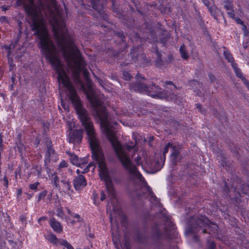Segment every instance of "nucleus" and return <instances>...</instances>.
Masks as SVG:
<instances>
[{"label": "nucleus", "mask_w": 249, "mask_h": 249, "mask_svg": "<svg viewBox=\"0 0 249 249\" xmlns=\"http://www.w3.org/2000/svg\"><path fill=\"white\" fill-rule=\"evenodd\" d=\"M32 29L38 37L39 47L42 55L50 62L56 71L59 85L62 84L68 90L69 99L85 128L91 149L92 157L98 165L100 177L105 182L106 191L109 197L107 205V212L110 213V223H114V215H120L121 213L119 207L117 204L115 190L107 167L104 153L96 137L93 123L89 118L87 111L82 108L79 97L71 85L65 68L60 61V53L66 61L67 71L71 74L74 81L80 85L94 108L95 115L100 120L102 131L110 142L117 157L130 178L137 184L139 188L134 191V195L141 198H148L154 205L158 206L159 201L158 198L152 192L136 166L132 162L131 158L138 150L136 142H131L126 145H123L120 143L116 139L115 133L117 123L112 121L111 117L107 114L106 109L102 105L93 90L92 83L88 81L86 88L79 79L80 72H83L86 78L88 72L85 69V62L67 29L53 28L58 48L55 47L47 28Z\"/></svg>", "instance_id": "obj_1"}, {"label": "nucleus", "mask_w": 249, "mask_h": 249, "mask_svg": "<svg viewBox=\"0 0 249 249\" xmlns=\"http://www.w3.org/2000/svg\"><path fill=\"white\" fill-rule=\"evenodd\" d=\"M170 148L172 151L171 160L175 163L178 160L180 146L178 144L170 143H168L165 146L163 152V156L160 157V160H152L151 158H148L146 156L144 151L142 150L141 152V155L140 153L137 157L134 159V161L137 165H141L143 169L148 168L153 172H156L161 168L164 162L165 155L168 152Z\"/></svg>", "instance_id": "obj_2"}, {"label": "nucleus", "mask_w": 249, "mask_h": 249, "mask_svg": "<svg viewBox=\"0 0 249 249\" xmlns=\"http://www.w3.org/2000/svg\"><path fill=\"white\" fill-rule=\"evenodd\" d=\"M199 228H203V232H209L210 234H215L218 230V226L216 224L210 222L205 216H201L195 221L194 223L191 227L186 230V233L190 237H193L195 241H197V237L192 234L198 231Z\"/></svg>", "instance_id": "obj_3"}, {"label": "nucleus", "mask_w": 249, "mask_h": 249, "mask_svg": "<svg viewBox=\"0 0 249 249\" xmlns=\"http://www.w3.org/2000/svg\"><path fill=\"white\" fill-rule=\"evenodd\" d=\"M131 88L134 90L146 94L153 98L166 97V95L160 91V89L155 85H153L151 87H147L144 83H138L137 84L132 85Z\"/></svg>", "instance_id": "obj_4"}, {"label": "nucleus", "mask_w": 249, "mask_h": 249, "mask_svg": "<svg viewBox=\"0 0 249 249\" xmlns=\"http://www.w3.org/2000/svg\"><path fill=\"white\" fill-rule=\"evenodd\" d=\"M74 126V124H71V131L69 135V141L70 142H78L81 141V140L83 138L84 133L83 130L78 129L75 131H72L71 130L72 127Z\"/></svg>", "instance_id": "obj_5"}, {"label": "nucleus", "mask_w": 249, "mask_h": 249, "mask_svg": "<svg viewBox=\"0 0 249 249\" xmlns=\"http://www.w3.org/2000/svg\"><path fill=\"white\" fill-rule=\"evenodd\" d=\"M66 153L69 155V159L71 162L79 167H82V166L84 164H87L88 162V160L86 158L79 159L77 156L73 153H72L69 151H67Z\"/></svg>", "instance_id": "obj_6"}, {"label": "nucleus", "mask_w": 249, "mask_h": 249, "mask_svg": "<svg viewBox=\"0 0 249 249\" xmlns=\"http://www.w3.org/2000/svg\"><path fill=\"white\" fill-rule=\"evenodd\" d=\"M224 56L226 59L231 63V65L234 70V72L238 77L241 79H243V75L241 72L240 70L237 68V64L233 62V58L231 54L228 51H225L224 52Z\"/></svg>", "instance_id": "obj_7"}, {"label": "nucleus", "mask_w": 249, "mask_h": 249, "mask_svg": "<svg viewBox=\"0 0 249 249\" xmlns=\"http://www.w3.org/2000/svg\"><path fill=\"white\" fill-rule=\"evenodd\" d=\"M73 184L76 190H80L86 185L87 183L84 176L79 175L75 178Z\"/></svg>", "instance_id": "obj_8"}, {"label": "nucleus", "mask_w": 249, "mask_h": 249, "mask_svg": "<svg viewBox=\"0 0 249 249\" xmlns=\"http://www.w3.org/2000/svg\"><path fill=\"white\" fill-rule=\"evenodd\" d=\"M202 1L204 4L208 7L211 14L213 16L215 17L218 10L215 6L212 5L213 3L212 0H202Z\"/></svg>", "instance_id": "obj_9"}, {"label": "nucleus", "mask_w": 249, "mask_h": 249, "mask_svg": "<svg viewBox=\"0 0 249 249\" xmlns=\"http://www.w3.org/2000/svg\"><path fill=\"white\" fill-rule=\"evenodd\" d=\"M50 224L51 227L55 232L60 233L62 231V226L54 218H52L50 220Z\"/></svg>", "instance_id": "obj_10"}, {"label": "nucleus", "mask_w": 249, "mask_h": 249, "mask_svg": "<svg viewBox=\"0 0 249 249\" xmlns=\"http://www.w3.org/2000/svg\"><path fill=\"white\" fill-rule=\"evenodd\" d=\"M46 238L53 245L59 246L60 242V239H58L55 235L50 233L45 236Z\"/></svg>", "instance_id": "obj_11"}, {"label": "nucleus", "mask_w": 249, "mask_h": 249, "mask_svg": "<svg viewBox=\"0 0 249 249\" xmlns=\"http://www.w3.org/2000/svg\"><path fill=\"white\" fill-rule=\"evenodd\" d=\"M112 239L115 246L117 249H130V247L129 244L125 243L124 244L121 245V249L119 247L120 242L117 241V237L115 235L114 231L112 232Z\"/></svg>", "instance_id": "obj_12"}, {"label": "nucleus", "mask_w": 249, "mask_h": 249, "mask_svg": "<svg viewBox=\"0 0 249 249\" xmlns=\"http://www.w3.org/2000/svg\"><path fill=\"white\" fill-rule=\"evenodd\" d=\"M47 173L48 174V176L50 178V179L53 182L54 185L58 187V178L56 175V173L55 172L52 173L50 170H47Z\"/></svg>", "instance_id": "obj_13"}, {"label": "nucleus", "mask_w": 249, "mask_h": 249, "mask_svg": "<svg viewBox=\"0 0 249 249\" xmlns=\"http://www.w3.org/2000/svg\"><path fill=\"white\" fill-rule=\"evenodd\" d=\"M61 182L63 185L62 189L63 192H67L68 194H70L71 188L70 182L66 179L61 180Z\"/></svg>", "instance_id": "obj_14"}, {"label": "nucleus", "mask_w": 249, "mask_h": 249, "mask_svg": "<svg viewBox=\"0 0 249 249\" xmlns=\"http://www.w3.org/2000/svg\"><path fill=\"white\" fill-rule=\"evenodd\" d=\"M54 151L53 149L51 147H48L47 149V151L46 154V157L44 160L45 163L46 164L47 162H49L51 157L52 155L54 154Z\"/></svg>", "instance_id": "obj_15"}, {"label": "nucleus", "mask_w": 249, "mask_h": 249, "mask_svg": "<svg viewBox=\"0 0 249 249\" xmlns=\"http://www.w3.org/2000/svg\"><path fill=\"white\" fill-rule=\"evenodd\" d=\"M86 164H84L82 166V167H79L80 169H78L76 170V172L79 174L80 173H85L88 172L89 170V167L91 166H92L93 164L92 163H90L88 164V165L86 166V167L85 168V166Z\"/></svg>", "instance_id": "obj_16"}, {"label": "nucleus", "mask_w": 249, "mask_h": 249, "mask_svg": "<svg viewBox=\"0 0 249 249\" xmlns=\"http://www.w3.org/2000/svg\"><path fill=\"white\" fill-rule=\"evenodd\" d=\"M59 246H63L67 249H74L72 246L66 240L60 239Z\"/></svg>", "instance_id": "obj_17"}, {"label": "nucleus", "mask_w": 249, "mask_h": 249, "mask_svg": "<svg viewBox=\"0 0 249 249\" xmlns=\"http://www.w3.org/2000/svg\"><path fill=\"white\" fill-rule=\"evenodd\" d=\"M98 0H89L88 4L89 6H91L92 8L95 10H98Z\"/></svg>", "instance_id": "obj_18"}, {"label": "nucleus", "mask_w": 249, "mask_h": 249, "mask_svg": "<svg viewBox=\"0 0 249 249\" xmlns=\"http://www.w3.org/2000/svg\"><path fill=\"white\" fill-rule=\"evenodd\" d=\"M179 51H180L181 55L183 59H186L188 58V55L186 53V50H185V47L184 45L180 46Z\"/></svg>", "instance_id": "obj_19"}, {"label": "nucleus", "mask_w": 249, "mask_h": 249, "mask_svg": "<svg viewBox=\"0 0 249 249\" xmlns=\"http://www.w3.org/2000/svg\"><path fill=\"white\" fill-rule=\"evenodd\" d=\"M225 8L227 10H231L233 9V5L232 3L230 1H225L224 2Z\"/></svg>", "instance_id": "obj_20"}, {"label": "nucleus", "mask_w": 249, "mask_h": 249, "mask_svg": "<svg viewBox=\"0 0 249 249\" xmlns=\"http://www.w3.org/2000/svg\"><path fill=\"white\" fill-rule=\"evenodd\" d=\"M47 194V192L45 190L39 193L37 196V200L38 201H40L42 198H44L46 196Z\"/></svg>", "instance_id": "obj_21"}, {"label": "nucleus", "mask_w": 249, "mask_h": 249, "mask_svg": "<svg viewBox=\"0 0 249 249\" xmlns=\"http://www.w3.org/2000/svg\"><path fill=\"white\" fill-rule=\"evenodd\" d=\"M39 184V183L38 182H36L34 183L31 184L29 186V188L31 190H36L37 189V186Z\"/></svg>", "instance_id": "obj_22"}, {"label": "nucleus", "mask_w": 249, "mask_h": 249, "mask_svg": "<svg viewBox=\"0 0 249 249\" xmlns=\"http://www.w3.org/2000/svg\"><path fill=\"white\" fill-rule=\"evenodd\" d=\"M57 215L61 218L63 217L64 213H63V212L62 211V209L61 208H57Z\"/></svg>", "instance_id": "obj_23"}, {"label": "nucleus", "mask_w": 249, "mask_h": 249, "mask_svg": "<svg viewBox=\"0 0 249 249\" xmlns=\"http://www.w3.org/2000/svg\"><path fill=\"white\" fill-rule=\"evenodd\" d=\"M74 218H75L76 219L74 220H70V222L72 224H73L76 222H79L80 221V217L78 214H75L74 215Z\"/></svg>", "instance_id": "obj_24"}, {"label": "nucleus", "mask_w": 249, "mask_h": 249, "mask_svg": "<svg viewBox=\"0 0 249 249\" xmlns=\"http://www.w3.org/2000/svg\"><path fill=\"white\" fill-rule=\"evenodd\" d=\"M227 14L231 18H233V19L235 18V14H234V12L233 9H232L231 10L227 11Z\"/></svg>", "instance_id": "obj_25"}, {"label": "nucleus", "mask_w": 249, "mask_h": 249, "mask_svg": "<svg viewBox=\"0 0 249 249\" xmlns=\"http://www.w3.org/2000/svg\"><path fill=\"white\" fill-rule=\"evenodd\" d=\"M243 30H244V35L245 37H248L249 39V32L246 30V27L243 25Z\"/></svg>", "instance_id": "obj_26"}, {"label": "nucleus", "mask_w": 249, "mask_h": 249, "mask_svg": "<svg viewBox=\"0 0 249 249\" xmlns=\"http://www.w3.org/2000/svg\"><path fill=\"white\" fill-rule=\"evenodd\" d=\"M123 76H124V78L126 80H128L131 78L130 75L128 72H124L123 73Z\"/></svg>", "instance_id": "obj_27"}, {"label": "nucleus", "mask_w": 249, "mask_h": 249, "mask_svg": "<svg viewBox=\"0 0 249 249\" xmlns=\"http://www.w3.org/2000/svg\"><path fill=\"white\" fill-rule=\"evenodd\" d=\"M14 47V45H12V44L10 45V46L9 47V48L8 47H6V49H7V55H8V59L10 58V55H11V49L12 48H13Z\"/></svg>", "instance_id": "obj_28"}, {"label": "nucleus", "mask_w": 249, "mask_h": 249, "mask_svg": "<svg viewBox=\"0 0 249 249\" xmlns=\"http://www.w3.org/2000/svg\"><path fill=\"white\" fill-rule=\"evenodd\" d=\"M67 166V163L65 161H62L59 165V168H63Z\"/></svg>", "instance_id": "obj_29"}, {"label": "nucleus", "mask_w": 249, "mask_h": 249, "mask_svg": "<svg viewBox=\"0 0 249 249\" xmlns=\"http://www.w3.org/2000/svg\"><path fill=\"white\" fill-rule=\"evenodd\" d=\"M244 82V84L247 86L248 89H249V82L246 80L245 78L243 76V79H241Z\"/></svg>", "instance_id": "obj_30"}, {"label": "nucleus", "mask_w": 249, "mask_h": 249, "mask_svg": "<svg viewBox=\"0 0 249 249\" xmlns=\"http://www.w3.org/2000/svg\"><path fill=\"white\" fill-rule=\"evenodd\" d=\"M215 248V244L213 242H210L209 244V249H214Z\"/></svg>", "instance_id": "obj_31"}, {"label": "nucleus", "mask_w": 249, "mask_h": 249, "mask_svg": "<svg viewBox=\"0 0 249 249\" xmlns=\"http://www.w3.org/2000/svg\"><path fill=\"white\" fill-rule=\"evenodd\" d=\"M106 196L104 192H102L101 193V196L100 199L101 201H103L105 199Z\"/></svg>", "instance_id": "obj_32"}, {"label": "nucleus", "mask_w": 249, "mask_h": 249, "mask_svg": "<svg viewBox=\"0 0 249 249\" xmlns=\"http://www.w3.org/2000/svg\"><path fill=\"white\" fill-rule=\"evenodd\" d=\"M0 20L1 22H7V18L6 17H2L0 18Z\"/></svg>", "instance_id": "obj_33"}, {"label": "nucleus", "mask_w": 249, "mask_h": 249, "mask_svg": "<svg viewBox=\"0 0 249 249\" xmlns=\"http://www.w3.org/2000/svg\"><path fill=\"white\" fill-rule=\"evenodd\" d=\"M61 106L63 107L65 110H67L68 109V106L65 105L62 101H61Z\"/></svg>", "instance_id": "obj_34"}, {"label": "nucleus", "mask_w": 249, "mask_h": 249, "mask_svg": "<svg viewBox=\"0 0 249 249\" xmlns=\"http://www.w3.org/2000/svg\"><path fill=\"white\" fill-rule=\"evenodd\" d=\"M235 21H236V22L238 24H243V21L240 19V18H234Z\"/></svg>", "instance_id": "obj_35"}, {"label": "nucleus", "mask_w": 249, "mask_h": 249, "mask_svg": "<svg viewBox=\"0 0 249 249\" xmlns=\"http://www.w3.org/2000/svg\"><path fill=\"white\" fill-rule=\"evenodd\" d=\"M3 181L4 182V183H5V185L7 187V185H8V179L6 177H4L3 178Z\"/></svg>", "instance_id": "obj_36"}, {"label": "nucleus", "mask_w": 249, "mask_h": 249, "mask_svg": "<svg viewBox=\"0 0 249 249\" xmlns=\"http://www.w3.org/2000/svg\"><path fill=\"white\" fill-rule=\"evenodd\" d=\"M209 76L210 80L212 81H213L214 80V79H215L214 76L212 74H209Z\"/></svg>", "instance_id": "obj_37"}, {"label": "nucleus", "mask_w": 249, "mask_h": 249, "mask_svg": "<svg viewBox=\"0 0 249 249\" xmlns=\"http://www.w3.org/2000/svg\"><path fill=\"white\" fill-rule=\"evenodd\" d=\"M46 217H40V218H39L38 219V222H39L41 220H46Z\"/></svg>", "instance_id": "obj_38"}, {"label": "nucleus", "mask_w": 249, "mask_h": 249, "mask_svg": "<svg viewBox=\"0 0 249 249\" xmlns=\"http://www.w3.org/2000/svg\"><path fill=\"white\" fill-rule=\"evenodd\" d=\"M191 83L192 84H194L195 85H197L198 84V82L195 80H193L191 82Z\"/></svg>", "instance_id": "obj_39"}, {"label": "nucleus", "mask_w": 249, "mask_h": 249, "mask_svg": "<svg viewBox=\"0 0 249 249\" xmlns=\"http://www.w3.org/2000/svg\"><path fill=\"white\" fill-rule=\"evenodd\" d=\"M196 107L199 109V110H201V105L200 104H197L196 105Z\"/></svg>", "instance_id": "obj_40"}, {"label": "nucleus", "mask_w": 249, "mask_h": 249, "mask_svg": "<svg viewBox=\"0 0 249 249\" xmlns=\"http://www.w3.org/2000/svg\"><path fill=\"white\" fill-rule=\"evenodd\" d=\"M166 234L167 236H169V237H170V234L168 233L167 231H166Z\"/></svg>", "instance_id": "obj_41"}, {"label": "nucleus", "mask_w": 249, "mask_h": 249, "mask_svg": "<svg viewBox=\"0 0 249 249\" xmlns=\"http://www.w3.org/2000/svg\"><path fill=\"white\" fill-rule=\"evenodd\" d=\"M137 76L138 79H139V77H140V75H139V76L137 75ZM141 78H143V77H141Z\"/></svg>", "instance_id": "obj_42"}, {"label": "nucleus", "mask_w": 249, "mask_h": 249, "mask_svg": "<svg viewBox=\"0 0 249 249\" xmlns=\"http://www.w3.org/2000/svg\"><path fill=\"white\" fill-rule=\"evenodd\" d=\"M40 173H41V172H40V171H38V176H39V175L40 174Z\"/></svg>", "instance_id": "obj_43"}, {"label": "nucleus", "mask_w": 249, "mask_h": 249, "mask_svg": "<svg viewBox=\"0 0 249 249\" xmlns=\"http://www.w3.org/2000/svg\"><path fill=\"white\" fill-rule=\"evenodd\" d=\"M167 84H171L172 83H171V82H167Z\"/></svg>", "instance_id": "obj_44"}, {"label": "nucleus", "mask_w": 249, "mask_h": 249, "mask_svg": "<svg viewBox=\"0 0 249 249\" xmlns=\"http://www.w3.org/2000/svg\"><path fill=\"white\" fill-rule=\"evenodd\" d=\"M69 219H67V221L68 222H69Z\"/></svg>", "instance_id": "obj_45"}, {"label": "nucleus", "mask_w": 249, "mask_h": 249, "mask_svg": "<svg viewBox=\"0 0 249 249\" xmlns=\"http://www.w3.org/2000/svg\"><path fill=\"white\" fill-rule=\"evenodd\" d=\"M116 218L115 217V219H114V222H115V221H116Z\"/></svg>", "instance_id": "obj_46"}, {"label": "nucleus", "mask_w": 249, "mask_h": 249, "mask_svg": "<svg viewBox=\"0 0 249 249\" xmlns=\"http://www.w3.org/2000/svg\"><path fill=\"white\" fill-rule=\"evenodd\" d=\"M68 213H70V211L69 210H68Z\"/></svg>", "instance_id": "obj_47"}]
</instances>
